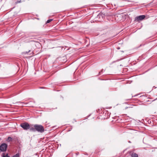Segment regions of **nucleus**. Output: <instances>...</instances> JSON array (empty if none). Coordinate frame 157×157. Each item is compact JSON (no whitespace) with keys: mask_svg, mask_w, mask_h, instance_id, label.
Masks as SVG:
<instances>
[{"mask_svg":"<svg viewBox=\"0 0 157 157\" xmlns=\"http://www.w3.org/2000/svg\"><path fill=\"white\" fill-rule=\"evenodd\" d=\"M34 126L35 128L36 131L42 133L44 131L43 126L41 125L36 124L34 125Z\"/></svg>","mask_w":157,"mask_h":157,"instance_id":"nucleus-1","label":"nucleus"},{"mask_svg":"<svg viewBox=\"0 0 157 157\" xmlns=\"http://www.w3.org/2000/svg\"><path fill=\"white\" fill-rule=\"evenodd\" d=\"M29 124L27 122H24L20 124V126L24 130H27L29 128Z\"/></svg>","mask_w":157,"mask_h":157,"instance_id":"nucleus-2","label":"nucleus"},{"mask_svg":"<svg viewBox=\"0 0 157 157\" xmlns=\"http://www.w3.org/2000/svg\"><path fill=\"white\" fill-rule=\"evenodd\" d=\"M7 145L5 143L2 144L0 146V150L2 152L5 151L6 150Z\"/></svg>","mask_w":157,"mask_h":157,"instance_id":"nucleus-3","label":"nucleus"},{"mask_svg":"<svg viewBox=\"0 0 157 157\" xmlns=\"http://www.w3.org/2000/svg\"><path fill=\"white\" fill-rule=\"evenodd\" d=\"M145 16L144 15H140L136 17L135 18V21H139L144 19L145 17Z\"/></svg>","mask_w":157,"mask_h":157,"instance_id":"nucleus-4","label":"nucleus"},{"mask_svg":"<svg viewBox=\"0 0 157 157\" xmlns=\"http://www.w3.org/2000/svg\"><path fill=\"white\" fill-rule=\"evenodd\" d=\"M29 130L30 131L33 132H36V129L35 127L33 126V127H32V126H30L29 125Z\"/></svg>","mask_w":157,"mask_h":157,"instance_id":"nucleus-5","label":"nucleus"},{"mask_svg":"<svg viewBox=\"0 0 157 157\" xmlns=\"http://www.w3.org/2000/svg\"><path fill=\"white\" fill-rule=\"evenodd\" d=\"M131 157H138V155L135 153H133L131 155Z\"/></svg>","mask_w":157,"mask_h":157,"instance_id":"nucleus-6","label":"nucleus"},{"mask_svg":"<svg viewBox=\"0 0 157 157\" xmlns=\"http://www.w3.org/2000/svg\"><path fill=\"white\" fill-rule=\"evenodd\" d=\"M12 138L11 137H9L7 140V141L8 142H10L12 141Z\"/></svg>","mask_w":157,"mask_h":157,"instance_id":"nucleus-7","label":"nucleus"},{"mask_svg":"<svg viewBox=\"0 0 157 157\" xmlns=\"http://www.w3.org/2000/svg\"><path fill=\"white\" fill-rule=\"evenodd\" d=\"M12 157H19V155L18 154H17Z\"/></svg>","mask_w":157,"mask_h":157,"instance_id":"nucleus-8","label":"nucleus"},{"mask_svg":"<svg viewBox=\"0 0 157 157\" xmlns=\"http://www.w3.org/2000/svg\"><path fill=\"white\" fill-rule=\"evenodd\" d=\"M52 20V19H50L49 20H48L46 22L47 23H50V22H51Z\"/></svg>","mask_w":157,"mask_h":157,"instance_id":"nucleus-9","label":"nucleus"},{"mask_svg":"<svg viewBox=\"0 0 157 157\" xmlns=\"http://www.w3.org/2000/svg\"><path fill=\"white\" fill-rule=\"evenodd\" d=\"M21 2H22V1L21 0H18V1H17L15 2V3L17 4V3H20Z\"/></svg>","mask_w":157,"mask_h":157,"instance_id":"nucleus-10","label":"nucleus"},{"mask_svg":"<svg viewBox=\"0 0 157 157\" xmlns=\"http://www.w3.org/2000/svg\"><path fill=\"white\" fill-rule=\"evenodd\" d=\"M2 157H10V156L8 155V154H7L6 155H3Z\"/></svg>","mask_w":157,"mask_h":157,"instance_id":"nucleus-11","label":"nucleus"},{"mask_svg":"<svg viewBox=\"0 0 157 157\" xmlns=\"http://www.w3.org/2000/svg\"><path fill=\"white\" fill-rule=\"evenodd\" d=\"M103 71V69L101 70V71L100 72H99V75H100V74H100L101 72H102Z\"/></svg>","mask_w":157,"mask_h":157,"instance_id":"nucleus-12","label":"nucleus"}]
</instances>
